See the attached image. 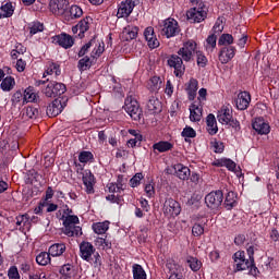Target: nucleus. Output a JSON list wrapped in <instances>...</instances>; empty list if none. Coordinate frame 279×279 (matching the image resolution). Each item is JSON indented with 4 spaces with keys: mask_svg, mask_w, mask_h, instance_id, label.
<instances>
[{
    "mask_svg": "<svg viewBox=\"0 0 279 279\" xmlns=\"http://www.w3.org/2000/svg\"><path fill=\"white\" fill-rule=\"evenodd\" d=\"M62 221H63V234L66 236H80L82 234V227L77 226L80 223V218L73 215V209L69 206H63Z\"/></svg>",
    "mask_w": 279,
    "mask_h": 279,
    "instance_id": "1",
    "label": "nucleus"
},
{
    "mask_svg": "<svg viewBox=\"0 0 279 279\" xmlns=\"http://www.w3.org/2000/svg\"><path fill=\"white\" fill-rule=\"evenodd\" d=\"M233 260L238 271H245L248 269L250 276H258V268L254 265V262L245 258L244 251H238L233 255Z\"/></svg>",
    "mask_w": 279,
    "mask_h": 279,
    "instance_id": "2",
    "label": "nucleus"
},
{
    "mask_svg": "<svg viewBox=\"0 0 279 279\" xmlns=\"http://www.w3.org/2000/svg\"><path fill=\"white\" fill-rule=\"evenodd\" d=\"M187 20L192 23H202L208 16V8L204 2H197L196 7L186 12Z\"/></svg>",
    "mask_w": 279,
    "mask_h": 279,
    "instance_id": "3",
    "label": "nucleus"
},
{
    "mask_svg": "<svg viewBox=\"0 0 279 279\" xmlns=\"http://www.w3.org/2000/svg\"><path fill=\"white\" fill-rule=\"evenodd\" d=\"M197 51V43L190 39L183 43L182 47L178 50V56L182 58L183 62H193Z\"/></svg>",
    "mask_w": 279,
    "mask_h": 279,
    "instance_id": "4",
    "label": "nucleus"
},
{
    "mask_svg": "<svg viewBox=\"0 0 279 279\" xmlns=\"http://www.w3.org/2000/svg\"><path fill=\"white\" fill-rule=\"evenodd\" d=\"M43 93L44 95H46V97H58L66 93V85L58 83L56 81H50L43 88Z\"/></svg>",
    "mask_w": 279,
    "mask_h": 279,
    "instance_id": "5",
    "label": "nucleus"
},
{
    "mask_svg": "<svg viewBox=\"0 0 279 279\" xmlns=\"http://www.w3.org/2000/svg\"><path fill=\"white\" fill-rule=\"evenodd\" d=\"M182 213V207L178 203V201L173 198H168L163 203V215L168 219H175L178 215Z\"/></svg>",
    "mask_w": 279,
    "mask_h": 279,
    "instance_id": "6",
    "label": "nucleus"
},
{
    "mask_svg": "<svg viewBox=\"0 0 279 279\" xmlns=\"http://www.w3.org/2000/svg\"><path fill=\"white\" fill-rule=\"evenodd\" d=\"M124 110L133 121H138V119H141V114H143L141 107L138 106V101L132 98L125 99Z\"/></svg>",
    "mask_w": 279,
    "mask_h": 279,
    "instance_id": "7",
    "label": "nucleus"
},
{
    "mask_svg": "<svg viewBox=\"0 0 279 279\" xmlns=\"http://www.w3.org/2000/svg\"><path fill=\"white\" fill-rule=\"evenodd\" d=\"M168 66L174 69L175 77H182V75H184V71H186V68L184 66V60L179 54H172L168 59Z\"/></svg>",
    "mask_w": 279,
    "mask_h": 279,
    "instance_id": "8",
    "label": "nucleus"
},
{
    "mask_svg": "<svg viewBox=\"0 0 279 279\" xmlns=\"http://www.w3.org/2000/svg\"><path fill=\"white\" fill-rule=\"evenodd\" d=\"M136 3H138V0H125L121 2L117 12L118 19H128V16L134 12Z\"/></svg>",
    "mask_w": 279,
    "mask_h": 279,
    "instance_id": "9",
    "label": "nucleus"
},
{
    "mask_svg": "<svg viewBox=\"0 0 279 279\" xmlns=\"http://www.w3.org/2000/svg\"><path fill=\"white\" fill-rule=\"evenodd\" d=\"M223 202V192L213 191L205 196V204L208 208H219V205Z\"/></svg>",
    "mask_w": 279,
    "mask_h": 279,
    "instance_id": "10",
    "label": "nucleus"
},
{
    "mask_svg": "<svg viewBox=\"0 0 279 279\" xmlns=\"http://www.w3.org/2000/svg\"><path fill=\"white\" fill-rule=\"evenodd\" d=\"M252 128L260 136H267L271 132V126L264 118H255L252 122Z\"/></svg>",
    "mask_w": 279,
    "mask_h": 279,
    "instance_id": "11",
    "label": "nucleus"
},
{
    "mask_svg": "<svg viewBox=\"0 0 279 279\" xmlns=\"http://www.w3.org/2000/svg\"><path fill=\"white\" fill-rule=\"evenodd\" d=\"M180 26H178V21L174 19H167L163 21L162 34L167 36V38H173L175 34H179Z\"/></svg>",
    "mask_w": 279,
    "mask_h": 279,
    "instance_id": "12",
    "label": "nucleus"
},
{
    "mask_svg": "<svg viewBox=\"0 0 279 279\" xmlns=\"http://www.w3.org/2000/svg\"><path fill=\"white\" fill-rule=\"evenodd\" d=\"M69 5V1L66 0H50L49 8L50 12L54 14V16H63L66 12V8Z\"/></svg>",
    "mask_w": 279,
    "mask_h": 279,
    "instance_id": "13",
    "label": "nucleus"
},
{
    "mask_svg": "<svg viewBox=\"0 0 279 279\" xmlns=\"http://www.w3.org/2000/svg\"><path fill=\"white\" fill-rule=\"evenodd\" d=\"M236 56V48L234 46H223L218 54V60L221 64H228Z\"/></svg>",
    "mask_w": 279,
    "mask_h": 279,
    "instance_id": "14",
    "label": "nucleus"
},
{
    "mask_svg": "<svg viewBox=\"0 0 279 279\" xmlns=\"http://www.w3.org/2000/svg\"><path fill=\"white\" fill-rule=\"evenodd\" d=\"M144 38L149 49H158V47H160V41L156 36V32L154 31V27L148 26L144 29Z\"/></svg>",
    "mask_w": 279,
    "mask_h": 279,
    "instance_id": "15",
    "label": "nucleus"
},
{
    "mask_svg": "<svg viewBox=\"0 0 279 279\" xmlns=\"http://www.w3.org/2000/svg\"><path fill=\"white\" fill-rule=\"evenodd\" d=\"M15 226L16 230H20L21 232H29L32 229V220H29V215L24 214L20 215L15 218Z\"/></svg>",
    "mask_w": 279,
    "mask_h": 279,
    "instance_id": "16",
    "label": "nucleus"
},
{
    "mask_svg": "<svg viewBox=\"0 0 279 279\" xmlns=\"http://www.w3.org/2000/svg\"><path fill=\"white\" fill-rule=\"evenodd\" d=\"M217 119L222 125H228L232 121V109L230 106L225 105L218 110Z\"/></svg>",
    "mask_w": 279,
    "mask_h": 279,
    "instance_id": "17",
    "label": "nucleus"
},
{
    "mask_svg": "<svg viewBox=\"0 0 279 279\" xmlns=\"http://www.w3.org/2000/svg\"><path fill=\"white\" fill-rule=\"evenodd\" d=\"M190 121L192 123H197L202 121V112H203V107L201 102L194 101L190 108Z\"/></svg>",
    "mask_w": 279,
    "mask_h": 279,
    "instance_id": "18",
    "label": "nucleus"
},
{
    "mask_svg": "<svg viewBox=\"0 0 279 279\" xmlns=\"http://www.w3.org/2000/svg\"><path fill=\"white\" fill-rule=\"evenodd\" d=\"M250 101H252V96L247 92H241L238 94L235 99V106L238 110H247L250 107Z\"/></svg>",
    "mask_w": 279,
    "mask_h": 279,
    "instance_id": "19",
    "label": "nucleus"
},
{
    "mask_svg": "<svg viewBox=\"0 0 279 279\" xmlns=\"http://www.w3.org/2000/svg\"><path fill=\"white\" fill-rule=\"evenodd\" d=\"M60 279H75L77 276V270L75 266L71 264H64L59 269Z\"/></svg>",
    "mask_w": 279,
    "mask_h": 279,
    "instance_id": "20",
    "label": "nucleus"
},
{
    "mask_svg": "<svg viewBox=\"0 0 279 279\" xmlns=\"http://www.w3.org/2000/svg\"><path fill=\"white\" fill-rule=\"evenodd\" d=\"M199 88V82L196 78H191L187 83H185V92L187 93V98L190 101L195 100L197 97V89Z\"/></svg>",
    "mask_w": 279,
    "mask_h": 279,
    "instance_id": "21",
    "label": "nucleus"
},
{
    "mask_svg": "<svg viewBox=\"0 0 279 279\" xmlns=\"http://www.w3.org/2000/svg\"><path fill=\"white\" fill-rule=\"evenodd\" d=\"M80 251L83 260L90 263L93 254H95V246H93L89 242H83L80 245Z\"/></svg>",
    "mask_w": 279,
    "mask_h": 279,
    "instance_id": "22",
    "label": "nucleus"
},
{
    "mask_svg": "<svg viewBox=\"0 0 279 279\" xmlns=\"http://www.w3.org/2000/svg\"><path fill=\"white\" fill-rule=\"evenodd\" d=\"M90 27V19L86 17L82 21H80L74 27H72L73 34H77L78 32V38H84V34L88 32Z\"/></svg>",
    "mask_w": 279,
    "mask_h": 279,
    "instance_id": "23",
    "label": "nucleus"
},
{
    "mask_svg": "<svg viewBox=\"0 0 279 279\" xmlns=\"http://www.w3.org/2000/svg\"><path fill=\"white\" fill-rule=\"evenodd\" d=\"M206 223H208V218H197L192 227V234L194 236H202L205 232Z\"/></svg>",
    "mask_w": 279,
    "mask_h": 279,
    "instance_id": "24",
    "label": "nucleus"
},
{
    "mask_svg": "<svg viewBox=\"0 0 279 279\" xmlns=\"http://www.w3.org/2000/svg\"><path fill=\"white\" fill-rule=\"evenodd\" d=\"M64 110V105H62V100L54 99L47 108L48 117H58Z\"/></svg>",
    "mask_w": 279,
    "mask_h": 279,
    "instance_id": "25",
    "label": "nucleus"
},
{
    "mask_svg": "<svg viewBox=\"0 0 279 279\" xmlns=\"http://www.w3.org/2000/svg\"><path fill=\"white\" fill-rule=\"evenodd\" d=\"M83 184L86 189V193H95V175L93 172L86 170L83 174Z\"/></svg>",
    "mask_w": 279,
    "mask_h": 279,
    "instance_id": "26",
    "label": "nucleus"
},
{
    "mask_svg": "<svg viewBox=\"0 0 279 279\" xmlns=\"http://www.w3.org/2000/svg\"><path fill=\"white\" fill-rule=\"evenodd\" d=\"M173 170L179 180H189L191 178V169L182 163H175Z\"/></svg>",
    "mask_w": 279,
    "mask_h": 279,
    "instance_id": "27",
    "label": "nucleus"
},
{
    "mask_svg": "<svg viewBox=\"0 0 279 279\" xmlns=\"http://www.w3.org/2000/svg\"><path fill=\"white\" fill-rule=\"evenodd\" d=\"M54 40H57L58 45H60V47H63V49H71V46L75 43L73 40V37L66 33H62L56 36Z\"/></svg>",
    "mask_w": 279,
    "mask_h": 279,
    "instance_id": "28",
    "label": "nucleus"
},
{
    "mask_svg": "<svg viewBox=\"0 0 279 279\" xmlns=\"http://www.w3.org/2000/svg\"><path fill=\"white\" fill-rule=\"evenodd\" d=\"M82 14H84V11L82 10V8H80L77 5H72L68 10L65 9L63 19L65 21H73V19H80V16H82Z\"/></svg>",
    "mask_w": 279,
    "mask_h": 279,
    "instance_id": "29",
    "label": "nucleus"
},
{
    "mask_svg": "<svg viewBox=\"0 0 279 279\" xmlns=\"http://www.w3.org/2000/svg\"><path fill=\"white\" fill-rule=\"evenodd\" d=\"M138 36V26L129 25L122 31L123 40H134Z\"/></svg>",
    "mask_w": 279,
    "mask_h": 279,
    "instance_id": "30",
    "label": "nucleus"
},
{
    "mask_svg": "<svg viewBox=\"0 0 279 279\" xmlns=\"http://www.w3.org/2000/svg\"><path fill=\"white\" fill-rule=\"evenodd\" d=\"M207 123V132L210 134V136H215L219 132V128L217 126V118H215V114L209 113L206 118Z\"/></svg>",
    "mask_w": 279,
    "mask_h": 279,
    "instance_id": "31",
    "label": "nucleus"
},
{
    "mask_svg": "<svg viewBox=\"0 0 279 279\" xmlns=\"http://www.w3.org/2000/svg\"><path fill=\"white\" fill-rule=\"evenodd\" d=\"M14 4L12 2H3L0 7V19H10L14 14Z\"/></svg>",
    "mask_w": 279,
    "mask_h": 279,
    "instance_id": "32",
    "label": "nucleus"
},
{
    "mask_svg": "<svg viewBox=\"0 0 279 279\" xmlns=\"http://www.w3.org/2000/svg\"><path fill=\"white\" fill-rule=\"evenodd\" d=\"M154 151H159V154H165V151H171L173 149V144L167 141H160L153 145Z\"/></svg>",
    "mask_w": 279,
    "mask_h": 279,
    "instance_id": "33",
    "label": "nucleus"
},
{
    "mask_svg": "<svg viewBox=\"0 0 279 279\" xmlns=\"http://www.w3.org/2000/svg\"><path fill=\"white\" fill-rule=\"evenodd\" d=\"M14 86H16V81L12 76H5L0 84L1 90L4 93H10L14 89Z\"/></svg>",
    "mask_w": 279,
    "mask_h": 279,
    "instance_id": "34",
    "label": "nucleus"
},
{
    "mask_svg": "<svg viewBox=\"0 0 279 279\" xmlns=\"http://www.w3.org/2000/svg\"><path fill=\"white\" fill-rule=\"evenodd\" d=\"M214 167H226L229 171L236 169V163L228 158H221L213 162Z\"/></svg>",
    "mask_w": 279,
    "mask_h": 279,
    "instance_id": "35",
    "label": "nucleus"
},
{
    "mask_svg": "<svg viewBox=\"0 0 279 279\" xmlns=\"http://www.w3.org/2000/svg\"><path fill=\"white\" fill-rule=\"evenodd\" d=\"M61 71H60V64L54 63V62H49L46 65L45 72L43 74V77H47V75H56L58 77V75H60Z\"/></svg>",
    "mask_w": 279,
    "mask_h": 279,
    "instance_id": "36",
    "label": "nucleus"
},
{
    "mask_svg": "<svg viewBox=\"0 0 279 279\" xmlns=\"http://www.w3.org/2000/svg\"><path fill=\"white\" fill-rule=\"evenodd\" d=\"M66 252V245L64 243H56L49 247L50 256H62Z\"/></svg>",
    "mask_w": 279,
    "mask_h": 279,
    "instance_id": "37",
    "label": "nucleus"
},
{
    "mask_svg": "<svg viewBox=\"0 0 279 279\" xmlns=\"http://www.w3.org/2000/svg\"><path fill=\"white\" fill-rule=\"evenodd\" d=\"M23 94H24L23 101L26 104H34V101L38 99V94H36V90H34V87H27Z\"/></svg>",
    "mask_w": 279,
    "mask_h": 279,
    "instance_id": "38",
    "label": "nucleus"
},
{
    "mask_svg": "<svg viewBox=\"0 0 279 279\" xmlns=\"http://www.w3.org/2000/svg\"><path fill=\"white\" fill-rule=\"evenodd\" d=\"M162 86V81H160V77L153 76L148 83L147 88L150 90V93H158V89Z\"/></svg>",
    "mask_w": 279,
    "mask_h": 279,
    "instance_id": "39",
    "label": "nucleus"
},
{
    "mask_svg": "<svg viewBox=\"0 0 279 279\" xmlns=\"http://www.w3.org/2000/svg\"><path fill=\"white\" fill-rule=\"evenodd\" d=\"M93 230L95 234H106L110 228V222L109 221H104V222H96L93 225Z\"/></svg>",
    "mask_w": 279,
    "mask_h": 279,
    "instance_id": "40",
    "label": "nucleus"
},
{
    "mask_svg": "<svg viewBox=\"0 0 279 279\" xmlns=\"http://www.w3.org/2000/svg\"><path fill=\"white\" fill-rule=\"evenodd\" d=\"M225 206L227 210H232V208L236 206V194L234 192H228L225 199Z\"/></svg>",
    "mask_w": 279,
    "mask_h": 279,
    "instance_id": "41",
    "label": "nucleus"
},
{
    "mask_svg": "<svg viewBox=\"0 0 279 279\" xmlns=\"http://www.w3.org/2000/svg\"><path fill=\"white\" fill-rule=\"evenodd\" d=\"M234 44V37L230 34H222L219 37L218 45L220 47H232Z\"/></svg>",
    "mask_w": 279,
    "mask_h": 279,
    "instance_id": "42",
    "label": "nucleus"
},
{
    "mask_svg": "<svg viewBox=\"0 0 279 279\" xmlns=\"http://www.w3.org/2000/svg\"><path fill=\"white\" fill-rule=\"evenodd\" d=\"M36 263L41 265V267H45L51 263V254L47 252H41L36 256Z\"/></svg>",
    "mask_w": 279,
    "mask_h": 279,
    "instance_id": "43",
    "label": "nucleus"
},
{
    "mask_svg": "<svg viewBox=\"0 0 279 279\" xmlns=\"http://www.w3.org/2000/svg\"><path fill=\"white\" fill-rule=\"evenodd\" d=\"M215 47H217V36L209 35L205 43V49L208 53H213V51H215Z\"/></svg>",
    "mask_w": 279,
    "mask_h": 279,
    "instance_id": "44",
    "label": "nucleus"
},
{
    "mask_svg": "<svg viewBox=\"0 0 279 279\" xmlns=\"http://www.w3.org/2000/svg\"><path fill=\"white\" fill-rule=\"evenodd\" d=\"M132 269L134 279H147V274L145 272V269H143V266L134 264Z\"/></svg>",
    "mask_w": 279,
    "mask_h": 279,
    "instance_id": "45",
    "label": "nucleus"
},
{
    "mask_svg": "<svg viewBox=\"0 0 279 279\" xmlns=\"http://www.w3.org/2000/svg\"><path fill=\"white\" fill-rule=\"evenodd\" d=\"M93 47H94V49H93V51L90 53L93 59L99 58V56H101V53H104V51H105L104 43H96L94 40Z\"/></svg>",
    "mask_w": 279,
    "mask_h": 279,
    "instance_id": "46",
    "label": "nucleus"
},
{
    "mask_svg": "<svg viewBox=\"0 0 279 279\" xmlns=\"http://www.w3.org/2000/svg\"><path fill=\"white\" fill-rule=\"evenodd\" d=\"M186 263L192 271H199L202 269V262L197 257H187Z\"/></svg>",
    "mask_w": 279,
    "mask_h": 279,
    "instance_id": "47",
    "label": "nucleus"
},
{
    "mask_svg": "<svg viewBox=\"0 0 279 279\" xmlns=\"http://www.w3.org/2000/svg\"><path fill=\"white\" fill-rule=\"evenodd\" d=\"M195 54H196L197 65L201 66L202 69H204V66H206V64H208V58H206L204 52H202L201 50H196Z\"/></svg>",
    "mask_w": 279,
    "mask_h": 279,
    "instance_id": "48",
    "label": "nucleus"
},
{
    "mask_svg": "<svg viewBox=\"0 0 279 279\" xmlns=\"http://www.w3.org/2000/svg\"><path fill=\"white\" fill-rule=\"evenodd\" d=\"M90 66H93V60H90L88 57H84L78 61V69L81 71H87V69H90Z\"/></svg>",
    "mask_w": 279,
    "mask_h": 279,
    "instance_id": "49",
    "label": "nucleus"
},
{
    "mask_svg": "<svg viewBox=\"0 0 279 279\" xmlns=\"http://www.w3.org/2000/svg\"><path fill=\"white\" fill-rule=\"evenodd\" d=\"M181 136L187 141V138H195L197 136V132H195L191 126H185L181 133Z\"/></svg>",
    "mask_w": 279,
    "mask_h": 279,
    "instance_id": "50",
    "label": "nucleus"
},
{
    "mask_svg": "<svg viewBox=\"0 0 279 279\" xmlns=\"http://www.w3.org/2000/svg\"><path fill=\"white\" fill-rule=\"evenodd\" d=\"M144 193L146 197H149V198L156 195V187L154 185V182H149L144 185Z\"/></svg>",
    "mask_w": 279,
    "mask_h": 279,
    "instance_id": "51",
    "label": "nucleus"
},
{
    "mask_svg": "<svg viewBox=\"0 0 279 279\" xmlns=\"http://www.w3.org/2000/svg\"><path fill=\"white\" fill-rule=\"evenodd\" d=\"M109 193H123V183H108Z\"/></svg>",
    "mask_w": 279,
    "mask_h": 279,
    "instance_id": "52",
    "label": "nucleus"
},
{
    "mask_svg": "<svg viewBox=\"0 0 279 279\" xmlns=\"http://www.w3.org/2000/svg\"><path fill=\"white\" fill-rule=\"evenodd\" d=\"M94 156H93V153L90 151H82L80 155H78V160L80 162H83V163H86V162H90V160H93Z\"/></svg>",
    "mask_w": 279,
    "mask_h": 279,
    "instance_id": "53",
    "label": "nucleus"
},
{
    "mask_svg": "<svg viewBox=\"0 0 279 279\" xmlns=\"http://www.w3.org/2000/svg\"><path fill=\"white\" fill-rule=\"evenodd\" d=\"M143 173L138 172L136 173L131 180H130V186L132 189H136V186L141 185V180H143Z\"/></svg>",
    "mask_w": 279,
    "mask_h": 279,
    "instance_id": "54",
    "label": "nucleus"
},
{
    "mask_svg": "<svg viewBox=\"0 0 279 279\" xmlns=\"http://www.w3.org/2000/svg\"><path fill=\"white\" fill-rule=\"evenodd\" d=\"M96 245L97 247H100V250H110L111 244L104 238H97L96 239Z\"/></svg>",
    "mask_w": 279,
    "mask_h": 279,
    "instance_id": "55",
    "label": "nucleus"
},
{
    "mask_svg": "<svg viewBox=\"0 0 279 279\" xmlns=\"http://www.w3.org/2000/svg\"><path fill=\"white\" fill-rule=\"evenodd\" d=\"M23 53H25V48L22 45H19L16 49L11 51V58L12 60H19V57Z\"/></svg>",
    "mask_w": 279,
    "mask_h": 279,
    "instance_id": "56",
    "label": "nucleus"
},
{
    "mask_svg": "<svg viewBox=\"0 0 279 279\" xmlns=\"http://www.w3.org/2000/svg\"><path fill=\"white\" fill-rule=\"evenodd\" d=\"M8 278L9 279H21V275L19 274V268H16V266H12L9 268Z\"/></svg>",
    "mask_w": 279,
    "mask_h": 279,
    "instance_id": "57",
    "label": "nucleus"
},
{
    "mask_svg": "<svg viewBox=\"0 0 279 279\" xmlns=\"http://www.w3.org/2000/svg\"><path fill=\"white\" fill-rule=\"evenodd\" d=\"M29 279H47V272L44 270H35L34 272L29 274Z\"/></svg>",
    "mask_w": 279,
    "mask_h": 279,
    "instance_id": "58",
    "label": "nucleus"
},
{
    "mask_svg": "<svg viewBox=\"0 0 279 279\" xmlns=\"http://www.w3.org/2000/svg\"><path fill=\"white\" fill-rule=\"evenodd\" d=\"M45 27L40 22H36L31 26V34L34 36L35 34H38V32H43Z\"/></svg>",
    "mask_w": 279,
    "mask_h": 279,
    "instance_id": "59",
    "label": "nucleus"
},
{
    "mask_svg": "<svg viewBox=\"0 0 279 279\" xmlns=\"http://www.w3.org/2000/svg\"><path fill=\"white\" fill-rule=\"evenodd\" d=\"M95 45V40H90L89 43H87L85 46H83L81 48V50L78 51V56L80 58H82L83 56H86V52L90 49V47H93Z\"/></svg>",
    "mask_w": 279,
    "mask_h": 279,
    "instance_id": "60",
    "label": "nucleus"
},
{
    "mask_svg": "<svg viewBox=\"0 0 279 279\" xmlns=\"http://www.w3.org/2000/svg\"><path fill=\"white\" fill-rule=\"evenodd\" d=\"M211 145H213L214 151L216 154H222V151L225 149L223 142L215 141V142L211 143Z\"/></svg>",
    "mask_w": 279,
    "mask_h": 279,
    "instance_id": "61",
    "label": "nucleus"
},
{
    "mask_svg": "<svg viewBox=\"0 0 279 279\" xmlns=\"http://www.w3.org/2000/svg\"><path fill=\"white\" fill-rule=\"evenodd\" d=\"M208 96V90H206V88H201L198 90V97L196 101L197 104H202V101H206V97Z\"/></svg>",
    "mask_w": 279,
    "mask_h": 279,
    "instance_id": "62",
    "label": "nucleus"
},
{
    "mask_svg": "<svg viewBox=\"0 0 279 279\" xmlns=\"http://www.w3.org/2000/svg\"><path fill=\"white\" fill-rule=\"evenodd\" d=\"M26 66H27V63L23 59H19L16 61L15 69L16 71H19V73H23Z\"/></svg>",
    "mask_w": 279,
    "mask_h": 279,
    "instance_id": "63",
    "label": "nucleus"
},
{
    "mask_svg": "<svg viewBox=\"0 0 279 279\" xmlns=\"http://www.w3.org/2000/svg\"><path fill=\"white\" fill-rule=\"evenodd\" d=\"M165 94L167 97H171L173 95V84L170 80H168L166 83Z\"/></svg>",
    "mask_w": 279,
    "mask_h": 279,
    "instance_id": "64",
    "label": "nucleus"
}]
</instances>
